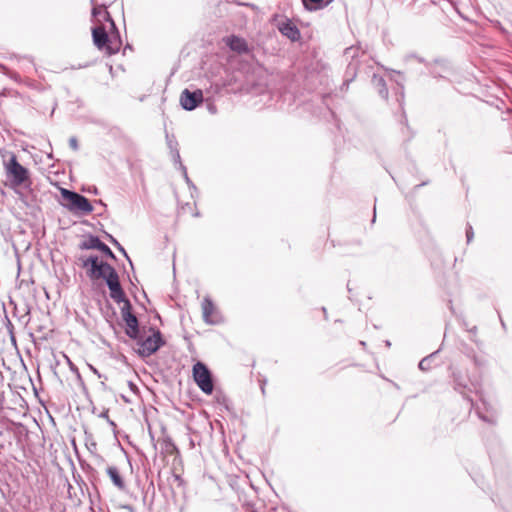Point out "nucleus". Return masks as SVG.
<instances>
[{"label": "nucleus", "mask_w": 512, "mask_h": 512, "mask_svg": "<svg viewBox=\"0 0 512 512\" xmlns=\"http://www.w3.org/2000/svg\"><path fill=\"white\" fill-rule=\"evenodd\" d=\"M81 261L83 267L89 268L87 275L91 280H105L110 291V297L114 301L124 299V290L121 287L118 273L110 264L99 261L98 256L95 255L81 258Z\"/></svg>", "instance_id": "nucleus-1"}, {"label": "nucleus", "mask_w": 512, "mask_h": 512, "mask_svg": "<svg viewBox=\"0 0 512 512\" xmlns=\"http://www.w3.org/2000/svg\"><path fill=\"white\" fill-rule=\"evenodd\" d=\"M92 40L95 47L107 56L117 54L122 47V39L115 22L106 27L101 25L92 28Z\"/></svg>", "instance_id": "nucleus-2"}, {"label": "nucleus", "mask_w": 512, "mask_h": 512, "mask_svg": "<svg viewBox=\"0 0 512 512\" xmlns=\"http://www.w3.org/2000/svg\"><path fill=\"white\" fill-rule=\"evenodd\" d=\"M60 194L62 206L73 214L85 216L93 212V205L85 196L66 188H61Z\"/></svg>", "instance_id": "nucleus-3"}, {"label": "nucleus", "mask_w": 512, "mask_h": 512, "mask_svg": "<svg viewBox=\"0 0 512 512\" xmlns=\"http://www.w3.org/2000/svg\"><path fill=\"white\" fill-rule=\"evenodd\" d=\"M4 170L10 182V187L16 188L31 184L28 169L18 162L14 154L4 163Z\"/></svg>", "instance_id": "nucleus-4"}, {"label": "nucleus", "mask_w": 512, "mask_h": 512, "mask_svg": "<svg viewBox=\"0 0 512 512\" xmlns=\"http://www.w3.org/2000/svg\"><path fill=\"white\" fill-rule=\"evenodd\" d=\"M150 332L151 334L146 338H142L138 335V339H135L137 345L136 351L141 357H149L165 345L162 334L158 329L150 328Z\"/></svg>", "instance_id": "nucleus-5"}, {"label": "nucleus", "mask_w": 512, "mask_h": 512, "mask_svg": "<svg viewBox=\"0 0 512 512\" xmlns=\"http://www.w3.org/2000/svg\"><path fill=\"white\" fill-rule=\"evenodd\" d=\"M116 303H122V307L120 308L121 316L123 321L125 322V333L131 339H138L139 335V323L137 317L132 313V305L130 301L127 299L124 294V299L115 301Z\"/></svg>", "instance_id": "nucleus-6"}, {"label": "nucleus", "mask_w": 512, "mask_h": 512, "mask_svg": "<svg viewBox=\"0 0 512 512\" xmlns=\"http://www.w3.org/2000/svg\"><path fill=\"white\" fill-rule=\"evenodd\" d=\"M193 379L205 394H211L214 389L212 376L209 369L202 362H197L193 366Z\"/></svg>", "instance_id": "nucleus-7"}, {"label": "nucleus", "mask_w": 512, "mask_h": 512, "mask_svg": "<svg viewBox=\"0 0 512 512\" xmlns=\"http://www.w3.org/2000/svg\"><path fill=\"white\" fill-rule=\"evenodd\" d=\"M203 101L202 90L197 89L193 92L185 89L180 96V104L183 109L191 111L195 109Z\"/></svg>", "instance_id": "nucleus-8"}, {"label": "nucleus", "mask_w": 512, "mask_h": 512, "mask_svg": "<svg viewBox=\"0 0 512 512\" xmlns=\"http://www.w3.org/2000/svg\"><path fill=\"white\" fill-rule=\"evenodd\" d=\"M91 14H92V21L94 23V26H98V25L102 24L103 26L106 27L111 22H114L110 13L107 10L106 3L94 4L92 7Z\"/></svg>", "instance_id": "nucleus-9"}, {"label": "nucleus", "mask_w": 512, "mask_h": 512, "mask_svg": "<svg viewBox=\"0 0 512 512\" xmlns=\"http://www.w3.org/2000/svg\"><path fill=\"white\" fill-rule=\"evenodd\" d=\"M280 33L290 39L291 41H298L301 38V33L298 27L289 19L278 24Z\"/></svg>", "instance_id": "nucleus-10"}, {"label": "nucleus", "mask_w": 512, "mask_h": 512, "mask_svg": "<svg viewBox=\"0 0 512 512\" xmlns=\"http://www.w3.org/2000/svg\"><path fill=\"white\" fill-rule=\"evenodd\" d=\"M225 43L232 51L237 53L242 54L249 52L248 44L244 38L231 35L225 39Z\"/></svg>", "instance_id": "nucleus-11"}, {"label": "nucleus", "mask_w": 512, "mask_h": 512, "mask_svg": "<svg viewBox=\"0 0 512 512\" xmlns=\"http://www.w3.org/2000/svg\"><path fill=\"white\" fill-rule=\"evenodd\" d=\"M108 476L110 477L113 485L119 489L120 491H124L126 489V483L119 471V469L115 466H108L106 469Z\"/></svg>", "instance_id": "nucleus-12"}, {"label": "nucleus", "mask_w": 512, "mask_h": 512, "mask_svg": "<svg viewBox=\"0 0 512 512\" xmlns=\"http://www.w3.org/2000/svg\"><path fill=\"white\" fill-rule=\"evenodd\" d=\"M158 444L161 453L165 455H173L178 452L176 445L168 435H164L162 438L158 439Z\"/></svg>", "instance_id": "nucleus-13"}, {"label": "nucleus", "mask_w": 512, "mask_h": 512, "mask_svg": "<svg viewBox=\"0 0 512 512\" xmlns=\"http://www.w3.org/2000/svg\"><path fill=\"white\" fill-rule=\"evenodd\" d=\"M202 310H203V318L207 323H215L214 320V312H215V306L213 302L205 298L202 302Z\"/></svg>", "instance_id": "nucleus-14"}, {"label": "nucleus", "mask_w": 512, "mask_h": 512, "mask_svg": "<svg viewBox=\"0 0 512 512\" xmlns=\"http://www.w3.org/2000/svg\"><path fill=\"white\" fill-rule=\"evenodd\" d=\"M333 0H302L303 6L308 11H314L327 7Z\"/></svg>", "instance_id": "nucleus-15"}, {"label": "nucleus", "mask_w": 512, "mask_h": 512, "mask_svg": "<svg viewBox=\"0 0 512 512\" xmlns=\"http://www.w3.org/2000/svg\"><path fill=\"white\" fill-rule=\"evenodd\" d=\"M101 243V240L97 236L90 235L87 239L82 241L79 245L81 250H89V249H97L99 248V245Z\"/></svg>", "instance_id": "nucleus-16"}, {"label": "nucleus", "mask_w": 512, "mask_h": 512, "mask_svg": "<svg viewBox=\"0 0 512 512\" xmlns=\"http://www.w3.org/2000/svg\"><path fill=\"white\" fill-rule=\"evenodd\" d=\"M434 355H435V353H432L429 356L424 357L419 362V365H418L419 369L422 370V371L430 370L432 368L431 362H432V359H433Z\"/></svg>", "instance_id": "nucleus-17"}, {"label": "nucleus", "mask_w": 512, "mask_h": 512, "mask_svg": "<svg viewBox=\"0 0 512 512\" xmlns=\"http://www.w3.org/2000/svg\"><path fill=\"white\" fill-rule=\"evenodd\" d=\"M99 251H101L105 256L111 258V259H115V254L112 252V250L105 244L101 241L100 245H99V248H98Z\"/></svg>", "instance_id": "nucleus-18"}, {"label": "nucleus", "mask_w": 512, "mask_h": 512, "mask_svg": "<svg viewBox=\"0 0 512 512\" xmlns=\"http://www.w3.org/2000/svg\"><path fill=\"white\" fill-rule=\"evenodd\" d=\"M378 83H379V85H381V87H382V89L380 90V94H381L384 98H387V97H388V89H387V87H386V82H385V80H384L382 77H380V78L378 79Z\"/></svg>", "instance_id": "nucleus-19"}, {"label": "nucleus", "mask_w": 512, "mask_h": 512, "mask_svg": "<svg viewBox=\"0 0 512 512\" xmlns=\"http://www.w3.org/2000/svg\"><path fill=\"white\" fill-rule=\"evenodd\" d=\"M473 236H474L473 228L471 225H468L467 229H466V238H467L468 243H470L472 241Z\"/></svg>", "instance_id": "nucleus-20"}, {"label": "nucleus", "mask_w": 512, "mask_h": 512, "mask_svg": "<svg viewBox=\"0 0 512 512\" xmlns=\"http://www.w3.org/2000/svg\"><path fill=\"white\" fill-rule=\"evenodd\" d=\"M453 379H454V382H455L457 387H459V388H465L466 387V384L463 383L460 380V377L456 373H453Z\"/></svg>", "instance_id": "nucleus-21"}, {"label": "nucleus", "mask_w": 512, "mask_h": 512, "mask_svg": "<svg viewBox=\"0 0 512 512\" xmlns=\"http://www.w3.org/2000/svg\"><path fill=\"white\" fill-rule=\"evenodd\" d=\"M69 145L75 151L78 150V148H79L78 141H77V139L75 137H71L69 139Z\"/></svg>", "instance_id": "nucleus-22"}, {"label": "nucleus", "mask_w": 512, "mask_h": 512, "mask_svg": "<svg viewBox=\"0 0 512 512\" xmlns=\"http://www.w3.org/2000/svg\"><path fill=\"white\" fill-rule=\"evenodd\" d=\"M128 386H129V389L133 392V393H138V387L135 383H133L132 381H129L128 382Z\"/></svg>", "instance_id": "nucleus-23"}, {"label": "nucleus", "mask_w": 512, "mask_h": 512, "mask_svg": "<svg viewBox=\"0 0 512 512\" xmlns=\"http://www.w3.org/2000/svg\"><path fill=\"white\" fill-rule=\"evenodd\" d=\"M472 360L476 366H481L483 364V361L480 360L476 355H473Z\"/></svg>", "instance_id": "nucleus-24"}, {"label": "nucleus", "mask_w": 512, "mask_h": 512, "mask_svg": "<svg viewBox=\"0 0 512 512\" xmlns=\"http://www.w3.org/2000/svg\"><path fill=\"white\" fill-rule=\"evenodd\" d=\"M112 242H113V243L118 247V249H119L121 252H123V254L127 257V254H126V252H125L124 248H123V247H122V246H121V245H120V244H119L115 239H113V240H112Z\"/></svg>", "instance_id": "nucleus-25"}, {"label": "nucleus", "mask_w": 512, "mask_h": 512, "mask_svg": "<svg viewBox=\"0 0 512 512\" xmlns=\"http://www.w3.org/2000/svg\"><path fill=\"white\" fill-rule=\"evenodd\" d=\"M4 400H5L4 393L0 391V407L2 406Z\"/></svg>", "instance_id": "nucleus-26"}, {"label": "nucleus", "mask_w": 512, "mask_h": 512, "mask_svg": "<svg viewBox=\"0 0 512 512\" xmlns=\"http://www.w3.org/2000/svg\"><path fill=\"white\" fill-rule=\"evenodd\" d=\"M101 416H102V417H105V418H108V412H107V411H106V412H103V413L101 414Z\"/></svg>", "instance_id": "nucleus-27"}, {"label": "nucleus", "mask_w": 512, "mask_h": 512, "mask_svg": "<svg viewBox=\"0 0 512 512\" xmlns=\"http://www.w3.org/2000/svg\"><path fill=\"white\" fill-rule=\"evenodd\" d=\"M175 157H176V159H177V160H179V159H180V155H179V153H178V152H176Z\"/></svg>", "instance_id": "nucleus-28"}, {"label": "nucleus", "mask_w": 512, "mask_h": 512, "mask_svg": "<svg viewBox=\"0 0 512 512\" xmlns=\"http://www.w3.org/2000/svg\"><path fill=\"white\" fill-rule=\"evenodd\" d=\"M182 168H183V171L185 173V176L187 177L186 168L185 167H182Z\"/></svg>", "instance_id": "nucleus-29"}, {"label": "nucleus", "mask_w": 512, "mask_h": 512, "mask_svg": "<svg viewBox=\"0 0 512 512\" xmlns=\"http://www.w3.org/2000/svg\"><path fill=\"white\" fill-rule=\"evenodd\" d=\"M90 2H91L92 5L96 4L95 0H90Z\"/></svg>", "instance_id": "nucleus-30"}, {"label": "nucleus", "mask_w": 512, "mask_h": 512, "mask_svg": "<svg viewBox=\"0 0 512 512\" xmlns=\"http://www.w3.org/2000/svg\"><path fill=\"white\" fill-rule=\"evenodd\" d=\"M7 321H8L9 326L12 327L11 321L9 319Z\"/></svg>", "instance_id": "nucleus-31"}]
</instances>
